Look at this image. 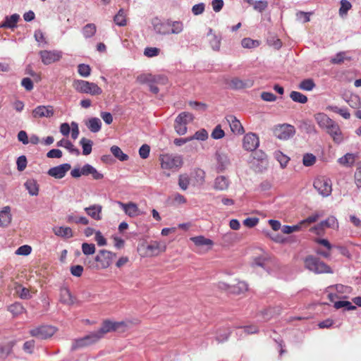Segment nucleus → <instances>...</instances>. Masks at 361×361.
<instances>
[{"instance_id": "nucleus-47", "label": "nucleus", "mask_w": 361, "mask_h": 361, "mask_svg": "<svg viewBox=\"0 0 361 361\" xmlns=\"http://www.w3.org/2000/svg\"><path fill=\"white\" fill-rule=\"evenodd\" d=\"M87 343L85 341L83 337L73 340L71 350L75 351L80 348L87 347Z\"/></svg>"}, {"instance_id": "nucleus-58", "label": "nucleus", "mask_w": 361, "mask_h": 361, "mask_svg": "<svg viewBox=\"0 0 361 361\" xmlns=\"http://www.w3.org/2000/svg\"><path fill=\"white\" fill-rule=\"evenodd\" d=\"M13 345L8 343L5 345L0 346V359L6 358L11 352Z\"/></svg>"}, {"instance_id": "nucleus-56", "label": "nucleus", "mask_w": 361, "mask_h": 361, "mask_svg": "<svg viewBox=\"0 0 361 361\" xmlns=\"http://www.w3.org/2000/svg\"><path fill=\"white\" fill-rule=\"evenodd\" d=\"M334 306L337 310L341 307H345L348 310H353L356 309V307L353 305L349 301H337L334 303Z\"/></svg>"}, {"instance_id": "nucleus-40", "label": "nucleus", "mask_w": 361, "mask_h": 361, "mask_svg": "<svg viewBox=\"0 0 361 361\" xmlns=\"http://www.w3.org/2000/svg\"><path fill=\"white\" fill-rule=\"evenodd\" d=\"M110 149L113 155L120 161H123L128 159V156L123 153L119 147L114 145Z\"/></svg>"}, {"instance_id": "nucleus-54", "label": "nucleus", "mask_w": 361, "mask_h": 361, "mask_svg": "<svg viewBox=\"0 0 361 361\" xmlns=\"http://www.w3.org/2000/svg\"><path fill=\"white\" fill-rule=\"evenodd\" d=\"M188 104L192 109L202 112L205 111L207 109V105L202 102L190 101Z\"/></svg>"}, {"instance_id": "nucleus-32", "label": "nucleus", "mask_w": 361, "mask_h": 361, "mask_svg": "<svg viewBox=\"0 0 361 361\" xmlns=\"http://www.w3.org/2000/svg\"><path fill=\"white\" fill-rule=\"evenodd\" d=\"M29 194L32 196H37L39 193V186L37 181L34 179H28L24 184Z\"/></svg>"}, {"instance_id": "nucleus-51", "label": "nucleus", "mask_w": 361, "mask_h": 361, "mask_svg": "<svg viewBox=\"0 0 361 361\" xmlns=\"http://www.w3.org/2000/svg\"><path fill=\"white\" fill-rule=\"evenodd\" d=\"M241 44L244 48L251 49L258 47L259 45V42L250 38H244L241 41Z\"/></svg>"}, {"instance_id": "nucleus-6", "label": "nucleus", "mask_w": 361, "mask_h": 361, "mask_svg": "<svg viewBox=\"0 0 361 361\" xmlns=\"http://www.w3.org/2000/svg\"><path fill=\"white\" fill-rule=\"evenodd\" d=\"M56 331L54 326L49 325H42L32 329L30 334L38 339L44 340L51 338Z\"/></svg>"}, {"instance_id": "nucleus-41", "label": "nucleus", "mask_w": 361, "mask_h": 361, "mask_svg": "<svg viewBox=\"0 0 361 361\" xmlns=\"http://www.w3.org/2000/svg\"><path fill=\"white\" fill-rule=\"evenodd\" d=\"M290 99L300 104H305L307 102V97L300 92L292 91L290 94Z\"/></svg>"}, {"instance_id": "nucleus-62", "label": "nucleus", "mask_w": 361, "mask_h": 361, "mask_svg": "<svg viewBox=\"0 0 361 361\" xmlns=\"http://www.w3.org/2000/svg\"><path fill=\"white\" fill-rule=\"evenodd\" d=\"M302 226V225L300 224V222L298 224L294 226L286 225L283 226L282 231L283 233L290 234L295 231H299Z\"/></svg>"}, {"instance_id": "nucleus-4", "label": "nucleus", "mask_w": 361, "mask_h": 361, "mask_svg": "<svg viewBox=\"0 0 361 361\" xmlns=\"http://www.w3.org/2000/svg\"><path fill=\"white\" fill-rule=\"evenodd\" d=\"M192 114L188 112L180 113L175 119L174 128L176 132L183 135L187 133V124L193 120Z\"/></svg>"}, {"instance_id": "nucleus-50", "label": "nucleus", "mask_w": 361, "mask_h": 361, "mask_svg": "<svg viewBox=\"0 0 361 361\" xmlns=\"http://www.w3.org/2000/svg\"><path fill=\"white\" fill-rule=\"evenodd\" d=\"M274 156L277 161L280 163L281 166L282 168H285L289 161V158L280 151L276 152Z\"/></svg>"}, {"instance_id": "nucleus-17", "label": "nucleus", "mask_w": 361, "mask_h": 361, "mask_svg": "<svg viewBox=\"0 0 361 361\" xmlns=\"http://www.w3.org/2000/svg\"><path fill=\"white\" fill-rule=\"evenodd\" d=\"M226 121L227 123L229 124L231 130L234 134L242 135L244 133L245 130L243 126L235 116L233 115H228L226 117Z\"/></svg>"}, {"instance_id": "nucleus-28", "label": "nucleus", "mask_w": 361, "mask_h": 361, "mask_svg": "<svg viewBox=\"0 0 361 361\" xmlns=\"http://www.w3.org/2000/svg\"><path fill=\"white\" fill-rule=\"evenodd\" d=\"M86 126L92 133H97L101 130L102 121L99 118L93 117L86 122Z\"/></svg>"}, {"instance_id": "nucleus-57", "label": "nucleus", "mask_w": 361, "mask_h": 361, "mask_svg": "<svg viewBox=\"0 0 361 361\" xmlns=\"http://www.w3.org/2000/svg\"><path fill=\"white\" fill-rule=\"evenodd\" d=\"M191 140L195 139L198 140L204 141L208 138V133L205 129H201L197 130L194 135L190 137Z\"/></svg>"}, {"instance_id": "nucleus-59", "label": "nucleus", "mask_w": 361, "mask_h": 361, "mask_svg": "<svg viewBox=\"0 0 361 361\" xmlns=\"http://www.w3.org/2000/svg\"><path fill=\"white\" fill-rule=\"evenodd\" d=\"M316 161V157L312 154L307 153L303 156L302 163L305 166H311Z\"/></svg>"}, {"instance_id": "nucleus-21", "label": "nucleus", "mask_w": 361, "mask_h": 361, "mask_svg": "<svg viewBox=\"0 0 361 361\" xmlns=\"http://www.w3.org/2000/svg\"><path fill=\"white\" fill-rule=\"evenodd\" d=\"M60 301L65 305H73L75 303L76 298L68 288L63 287L60 289Z\"/></svg>"}, {"instance_id": "nucleus-25", "label": "nucleus", "mask_w": 361, "mask_h": 361, "mask_svg": "<svg viewBox=\"0 0 361 361\" xmlns=\"http://www.w3.org/2000/svg\"><path fill=\"white\" fill-rule=\"evenodd\" d=\"M102 206L100 204H93L89 207L85 208V211L87 215L97 221L102 219Z\"/></svg>"}, {"instance_id": "nucleus-8", "label": "nucleus", "mask_w": 361, "mask_h": 361, "mask_svg": "<svg viewBox=\"0 0 361 361\" xmlns=\"http://www.w3.org/2000/svg\"><path fill=\"white\" fill-rule=\"evenodd\" d=\"M314 188L319 194L323 197H328L331 194V181L325 177H319L314 181Z\"/></svg>"}, {"instance_id": "nucleus-37", "label": "nucleus", "mask_w": 361, "mask_h": 361, "mask_svg": "<svg viewBox=\"0 0 361 361\" xmlns=\"http://www.w3.org/2000/svg\"><path fill=\"white\" fill-rule=\"evenodd\" d=\"M96 31V25L94 23H88L83 27L82 32L84 37L90 38L95 35Z\"/></svg>"}, {"instance_id": "nucleus-15", "label": "nucleus", "mask_w": 361, "mask_h": 361, "mask_svg": "<svg viewBox=\"0 0 361 361\" xmlns=\"http://www.w3.org/2000/svg\"><path fill=\"white\" fill-rule=\"evenodd\" d=\"M154 30L158 35H169V20L161 21L158 18L152 19V21Z\"/></svg>"}, {"instance_id": "nucleus-12", "label": "nucleus", "mask_w": 361, "mask_h": 361, "mask_svg": "<svg viewBox=\"0 0 361 361\" xmlns=\"http://www.w3.org/2000/svg\"><path fill=\"white\" fill-rule=\"evenodd\" d=\"M259 137L255 133L246 134L243 140V148L247 151L252 152L259 146Z\"/></svg>"}, {"instance_id": "nucleus-19", "label": "nucleus", "mask_w": 361, "mask_h": 361, "mask_svg": "<svg viewBox=\"0 0 361 361\" xmlns=\"http://www.w3.org/2000/svg\"><path fill=\"white\" fill-rule=\"evenodd\" d=\"M217 161L216 171L218 173L224 172L230 165V159L227 154L217 152L216 153Z\"/></svg>"}, {"instance_id": "nucleus-9", "label": "nucleus", "mask_w": 361, "mask_h": 361, "mask_svg": "<svg viewBox=\"0 0 361 361\" xmlns=\"http://www.w3.org/2000/svg\"><path fill=\"white\" fill-rule=\"evenodd\" d=\"M295 130L293 126L282 124L275 126L274 135L280 140H288L294 135Z\"/></svg>"}, {"instance_id": "nucleus-46", "label": "nucleus", "mask_w": 361, "mask_h": 361, "mask_svg": "<svg viewBox=\"0 0 361 361\" xmlns=\"http://www.w3.org/2000/svg\"><path fill=\"white\" fill-rule=\"evenodd\" d=\"M82 252L85 255H93L95 252V245L93 243H83L81 246Z\"/></svg>"}, {"instance_id": "nucleus-60", "label": "nucleus", "mask_w": 361, "mask_h": 361, "mask_svg": "<svg viewBox=\"0 0 361 361\" xmlns=\"http://www.w3.org/2000/svg\"><path fill=\"white\" fill-rule=\"evenodd\" d=\"M352 5L350 2L347 0H341V7L339 9V14L343 16L346 14L347 12L351 8Z\"/></svg>"}, {"instance_id": "nucleus-31", "label": "nucleus", "mask_w": 361, "mask_h": 361, "mask_svg": "<svg viewBox=\"0 0 361 361\" xmlns=\"http://www.w3.org/2000/svg\"><path fill=\"white\" fill-rule=\"evenodd\" d=\"M324 227L336 228L338 227L337 219L334 216H330L327 219L322 221L320 224L312 229H323Z\"/></svg>"}, {"instance_id": "nucleus-38", "label": "nucleus", "mask_w": 361, "mask_h": 361, "mask_svg": "<svg viewBox=\"0 0 361 361\" xmlns=\"http://www.w3.org/2000/svg\"><path fill=\"white\" fill-rule=\"evenodd\" d=\"M80 144L82 147V154L85 156L89 155L92 152L93 142L85 137L81 138Z\"/></svg>"}, {"instance_id": "nucleus-42", "label": "nucleus", "mask_w": 361, "mask_h": 361, "mask_svg": "<svg viewBox=\"0 0 361 361\" xmlns=\"http://www.w3.org/2000/svg\"><path fill=\"white\" fill-rule=\"evenodd\" d=\"M66 221L68 223L81 224L82 225H87L89 224V220L86 217H76L73 214L67 216Z\"/></svg>"}, {"instance_id": "nucleus-5", "label": "nucleus", "mask_w": 361, "mask_h": 361, "mask_svg": "<svg viewBox=\"0 0 361 361\" xmlns=\"http://www.w3.org/2000/svg\"><path fill=\"white\" fill-rule=\"evenodd\" d=\"M161 166L164 169H174L181 166L182 158L179 155L163 154L160 156Z\"/></svg>"}, {"instance_id": "nucleus-14", "label": "nucleus", "mask_w": 361, "mask_h": 361, "mask_svg": "<svg viewBox=\"0 0 361 361\" xmlns=\"http://www.w3.org/2000/svg\"><path fill=\"white\" fill-rule=\"evenodd\" d=\"M326 133L332 137L334 142L336 144H340L343 140L342 132L338 124L334 121L330 124L329 127L326 129Z\"/></svg>"}, {"instance_id": "nucleus-18", "label": "nucleus", "mask_w": 361, "mask_h": 361, "mask_svg": "<svg viewBox=\"0 0 361 361\" xmlns=\"http://www.w3.org/2000/svg\"><path fill=\"white\" fill-rule=\"evenodd\" d=\"M32 114L34 118H50L54 115V109L51 106H38Z\"/></svg>"}, {"instance_id": "nucleus-34", "label": "nucleus", "mask_w": 361, "mask_h": 361, "mask_svg": "<svg viewBox=\"0 0 361 361\" xmlns=\"http://www.w3.org/2000/svg\"><path fill=\"white\" fill-rule=\"evenodd\" d=\"M281 309L279 307H269L261 312V315L264 321L269 320L274 315L279 314Z\"/></svg>"}, {"instance_id": "nucleus-45", "label": "nucleus", "mask_w": 361, "mask_h": 361, "mask_svg": "<svg viewBox=\"0 0 361 361\" xmlns=\"http://www.w3.org/2000/svg\"><path fill=\"white\" fill-rule=\"evenodd\" d=\"M114 20L118 26H124L126 25V16L123 9L121 8L118 13L114 16Z\"/></svg>"}, {"instance_id": "nucleus-33", "label": "nucleus", "mask_w": 361, "mask_h": 361, "mask_svg": "<svg viewBox=\"0 0 361 361\" xmlns=\"http://www.w3.org/2000/svg\"><path fill=\"white\" fill-rule=\"evenodd\" d=\"M268 160H253L252 162V169L256 173H263L268 167Z\"/></svg>"}, {"instance_id": "nucleus-10", "label": "nucleus", "mask_w": 361, "mask_h": 361, "mask_svg": "<svg viewBox=\"0 0 361 361\" xmlns=\"http://www.w3.org/2000/svg\"><path fill=\"white\" fill-rule=\"evenodd\" d=\"M42 62L44 65H49L58 61L61 58V52L56 50H42L39 52Z\"/></svg>"}, {"instance_id": "nucleus-11", "label": "nucleus", "mask_w": 361, "mask_h": 361, "mask_svg": "<svg viewBox=\"0 0 361 361\" xmlns=\"http://www.w3.org/2000/svg\"><path fill=\"white\" fill-rule=\"evenodd\" d=\"M226 84L231 89L241 90L252 87L254 81L252 79L241 80L239 78H233L231 80H227Z\"/></svg>"}, {"instance_id": "nucleus-22", "label": "nucleus", "mask_w": 361, "mask_h": 361, "mask_svg": "<svg viewBox=\"0 0 361 361\" xmlns=\"http://www.w3.org/2000/svg\"><path fill=\"white\" fill-rule=\"evenodd\" d=\"M20 20V16L14 13L10 16L5 17L4 21L0 24V28L13 29L17 27V23Z\"/></svg>"}, {"instance_id": "nucleus-1", "label": "nucleus", "mask_w": 361, "mask_h": 361, "mask_svg": "<svg viewBox=\"0 0 361 361\" xmlns=\"http://www.w3.org/2000/svg\"><path fill=\"white\" fill-rule=\"evenodd\" d=\"M166 250V243L164 241L152 240L149 243H142L138 247V251L144 257L157 256Z\"/></svg>"}, {"instance_id": "nucleus-35", "label": "nucleus", "mask_w": 361, "mask_h": 361, "mask_svg": "<svg viewBox=\"0 0 361 361\" xmlns=\"http://www.w3.org/2000/svg\"><path fill=\"white\" fill-rule=\"evenodd\" d=\"M183 30V24L180 21H172L169 20V35L179 34Z\"/></svg>"}, {"instance_id": "nucleus-61", "label": "nucleus", "mask_w": 361, "mask_h": 361, "mask_svg": "<svg viewBox=\"0 0 361 361\" xmlns=\"http://www.w3.org/2000/svg\"><path fill=\"white\" fill-rule=\"evenodd\" d=\"M231 329L228 327L227 328L226 331H225L224 332L221 333V332H219L217 336H216V341L218 342V343H223L226 341L228 340L229 336L231 335Z\"/></svg>"}, {"instance_id": "nucleus-36", "label": "nucleus", "mask_w": 361, "mask_h": 361, "mask_svg": "<svg viewBox=\"0 0 361 361\" xmlns=\"http://www.w3.org/2000/svg\"><path fill=\"white\" fill-rule=\"evenodd\" d=\"M190 240L195 243L197 246H212L213 245V242L212 240L209 238H206L202 235L195 236L190 238Z\"/></svg>"}, {"instance_id": "nucleus-52", "label": "nucleus", "mask_w": 361, "mask_h": 361, "mask_svg": "<svg viewBox=\"0 0 361 361\" xmlns=\"http://www.w3.org/2000/svg\"><path fill=\"white\" fill-rule=\"evenodd\" d=\"M154 75L152 74H142L137 78V81L140 84L153 83Z\"/></svg>"}, {"instance_id": "nucleus-29", "label": "nucleus", "mask_w": 361, "mask_h": 361, "mask_svg": "<svg viewBox=\"0 0 361 361\" xmlns=\"http://www.w3.org/2000/svg\"><path fill=\"white\" fill-rule=\"evenodd\" d=\"M111 331H115V330L114 322H111L110 320L104 321L102 324V326L97 330V332L101 336V338H103L106 334Z\"/></svg>"}, {"instance_id": "nucleus-49", "label": "nucleus", "mask_w": 361, "mask_h": 361, "mask_svg": "<svg viewBox=\"0 0 361 361\" xmlns=\"http://www.w3.org/2000/svg\"><path fill=\"white\" fill-rule=\"evenodd\" d=\"M355 156L353 154L347 153L343 157L338 159L341 164L348 165L353 164L355 161Z\"/></svg>"}, {"instance_id": "nucleus-27", "label": "nucleus", "mask_w": 361, "mask_h": 361, "mask_svg": "<svg viewBox=\"0 0 361 361\" xmlns=\"http://www.w3.org/2000/svg\"><path fill=\"white\" fill-rule=\"evenodd\" d=\"M54 234L57 236L70 238L73 236L72 229L70 227L59 226L53 228Z\"/></svg>"}, {"instance_id": "nucleus-39", "label": "nucleus", "mask_w": 361, "mask_h": 361, "mask_svg": "<svg viewBox=\"0 0 361 361\" xmlns=\"http://www.w3.org/2000/svg\"><path fill=\"white\" fill-rule=\"evenodd\" d=\"M83 338L85 341L87 343V345L90 346L92 344L97 343L102 338L98 334L97 331H95L85 336Z\"/></svg>"}, {"instance_id": "nucleus-3", "label": "nucleus", "mask_w": 361, "mask_h": 361, "mask_svg": "<svg viewBox=\"0 0 361 361\" xmlns=\"http://www.w3.org/2000/svg\"><path fill=\"white\" fill-rule=\"evenodd\" d=\"M304 263L306 269L315 274L331 273V268L327 264L312 255L307 256Z\"/></svg>"}, {"instance_id": "nucleus-43", "label": "nucleus", "mask_w": 361, "mask_h": 361, "mask_svg": "<svg viewBox=\"0 0 361 361\" xmlns=\"http://www.w3.org/2000/svg\"><path fill=\"white\" fill-rule=\"evenodd\" d=\"M316 86L312 79H305L299 84V88L305 91H311Z\"/></svg>"}, {"instance_id": "nucleus-64", "label": "nucleus", "mask_w": 361, "mask_h": 361, "mask_svg": "<svg viewBox=\"0 0 361 361\" xmlns=\"http://www.w3.org/2000/svg\"><path fill=\"white\" fill-rule=\"evenodd\" d=\"M17 169L19 171H23L27 166V159L25 155L20 156L16 161Z\"/></svg>"}, {"instance_id": "nucleus-20", "label": "nucleus", "mask_w": 361, "mask_h": 361, "mask_svg": "<svg viewBox=\"0 0 361 361\" xmlns=\"http://www.w3.org/2000/svg\"><path fill=\"white\" fill-rule=\"evenodd\" d=\"M118 204L123 209L126 214L130 217H135L140 214V210L137 205L133 202L123 203L117 202Z\"/></svg>"}, {"instance_id": "nucleus-26", "label": "nucleus", "mask_w": 361, "mask_h": 361, "mask_svg": "<svg viewBox=\"0 0 361 361\" xmlns=\"http://www.w3.org/2000/svg\"><path fill=\"white\" fill-rule=\"evenodd\" d=\"M11 221V208L8 206L4 207L0 212V226H8Z\"/></svg>"}, {"instance_id": "nucleus-2", "label": "nucleus", "mask_w": 361, "mask_h": 361, "mask_svg": "<svg viewBox=\"0 0 361 361\" xmlns=\"http://www.w3.org/2000/svg\"><path fill=\"white\" fill-rule=\"evenodd\" d=\"M73 86L80 93L89 94L92 96L99 95L102 93V90L96 83L87 80H75Z\"/></svg>"}, {"instance_id": "nucleus-7", "label": "nucleus", "mask_w": 361, "mask_h": 361, "mask_svg": "<svg viewBox=\"0 0 361 361\" xmlns=\"http://www.w3.org/2000/svg\"><path fill=\"white\" fill-rule=\"evenodd\" d=\"M116 254L106 250H101L95 256L94 260L98 263V269H106L112 263V260L116 257Z\"/></svg>"}, {"instance_id": "nucleus-24", "label": "nucleus", "mask_w": 361, "mask_h": 361, "mask_svg": "<svg viewBox=\"0 0 361 361\" xmlns=\"http://www.w3.org/2000/svg\"><path fill=\"white\" fill-rule=\"evenodd\" d=\"M314 119L321 128L326 129L334 121L324 113H318L314 115Z\"/></svg>"}, {"instance_id": "nucleus-16", "label": "nucleus", "mask_w": 361, "mask_h": 361, "mask_svg": "<svg viewBox=\"0 0 361 361\" xmlns=\"http://www.w3.org/2000/svg\"><path fill=\"white\" fill-rule=\"evenodd\" d=\"M219 288L235 294H240L247 290V284L244 281H238L233 286H229L225 283H220Z\"/></svg>"}, {"instance_id": "nucleus-53", "label": "nucleus", "mask_w": 361, "mask_h": 361, "mask_svg": "<svg viewBox=\"0 0 361 361\" xmlns=\"http://www.w3.org/2000/svg\"><path fill=\"white\" fill-rule=\"evenodd\" d=\"M130 322H114V330L123 332L130 327Z\"/></svg>"}, {"instance_id": "nucleus-44", "label": "nucleus", "mask_w": 361, "mask_h": 361, "mask_svg": "<svg viewBox=\"0 0 361 361\" xmlns=\"http://www.w3.org/2000/svg\"><path fill=\"white\" fill-rule=\"evenodd\" d=\"M348 105L353 109H359L361 106V102L359 96L356 94H351L350 97L346 99Z\"/></svg>"}, {"instance_id": "nucleus-23", "label": "nucleus", "mask_w": 361, "mask_h": 361, "mask_svg": "<svg viewBox=\"0 0 361 361\" xmlns=\"http://www.w3.org/2000/svg\"><path fill=\"white\" fill-rule=\"evenodd\" d=\"M229 185L230 181L228 177L219 176L214 179L213 188L216 190L224 191L228 188Z\"/></svg>"}, {"instance_id": "nucleus-55", "label": "nucleus", "mask_w": 361, "mask_h": 361, "mask_svg": "<svg viewBox=\"0 0 361 361\" xmlns=\"http://www.w3.org/2000/svg\"><path fill=\"white\" fill-rule=\"evenodd\" d=\"M8 310L13 314V315H18L23 312L24 307L23 306L19 303V302H15L14 304L11 305L8 307Z\"/></svg>"}, {"instance_id": "nucleus-13", "label": "nucleus", "mask_w": 361, "mask_h": 361, "mask_svg": "<svg viewBox=\"0 0 361 361\" xmlns=\"http://www.w3.org/2000/svg\"><path fill=\"white\" fill-rule=\"evenodd\" d=\"M70 164H63L49 169L47 174L57 179L63 178L66 173L71 169Z\"/></svg>"}, {"instance_id": "nucleus-48", "label": "nucleus", "mask_w": 361, "mask_h": 361, "mask_svg": "<svg viewBox=\"0 0 361 361\" xmlns=\"http://www.w3.org/2000/svg\"><path fill=\"white\" fill-rule=\"evenodd\" d=\"M78 72L82 77L87 78L91 73V68L89 65L80 63L78 66Z\"/></svg>"}, {"instance_id": "nucleus-30", "label": "nucleus", "mask_w": 361, "mask_h": 361, "mask_svg": "<svg viewBox=\"0 0 361 361\" xmlns=\"http://www.w3.org/2000/svg\"><path fill=\"white\" fill-rule=\"evenodd\" d=\"M56 145L58 147H65L69 151L70 153H72L76 156L80 155L79 149L75 148V146L72 144V142L68 140L62 139L57 142Z\"/></svg>"}, {"instance_id": "nucleus-63", "label": "nucleus", "mask_w": 361, "mask_h": 361, "mask_svg": "<svg viewBox=\"0 0 361 361\" xmlns=\"http://www.w3.org/2000/svg\"><path fill=\"white\" fill-rule=\"evenodd\" d=\"M225 135L224 131L221 129V126L218 125L215 127L212 133V137L215 140H219L224 137Z\"/></svg>"}]
</instances>
